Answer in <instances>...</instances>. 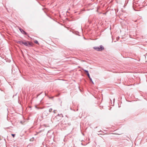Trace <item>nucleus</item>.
I'll use <instances>...</instances> for the list:
<instances>
[{
    "label": "nucleus",
    "mask_w": 147,
    "mask_h": 147,
    "mask_svg": "<svg viewBox=\"0 0 147 147\" xmlns=\"http://www.w3.org/2000/svg\"><path fill=\"white\" fill-rule=\"evenodd\" d=\"M18 43L20 45L23 44L27 46H32L33 43L30 42L26 41H20L18 42Z\"/></svg>",
    "instance_id": "nucleus-1"
},
{
    "label": "nucleus",
    "mask_w": 147,
    "mask_h": 147,
    "mask_svg": "<svg viewBox=\"0 0 147 147\" xmlns=\"http://www.w3.org/2000/svg\"><path fill=\"white\" fill-rule=\"evenodd\" d=\"M93 49L97 51H101L104 49V47L100 45V47H94Z\"/></svg>",
    "instance_id": "nucleus-2"
},
{
    "label": "nucleus",
    "mask_w": 147,
    "mask_h": 147,
    "mask_svg": "<svg viewBox=\"0 0 147 147\" xmlns=\"http://www.w3.org/2000/svg\"><path fill=\"white\" fill-rule=\"evenodd\" d=\"M20 30V31L23 34L27 35V33L24 31V30H23L22 29L20 28L19 29Z\"/></svg>",
    "instance_id": "nucleus-3"
},
{
    "label": "nucleus",
    "mask_w": 147,
    "mask_h": 147,
    "mask_svg": "<svg viewBox=\"0 0 147 147\" xmlns=\"http://www.w3.org/2000/svg\"><path fill=\"white\" fill-rule=\"evenodd\" d=\"M87 76H88V77L90 78V80H91V81H92V79H90V75H89V73H88V74H87ZM92 83L93 84V82H92Z\"/></svg>",
    "instance_id": "nucleus-4"
},
{
    "label": "nucleus",
    "mask_w": 147,
    "mask_h": 147,
    "mask_svg": "<svg viewBox=\"0 0 147 147\" xmlns=\"http://www.w3.org/2000/svg\"><path fill=\"white\" fill-rule=\"evenodd\" d=\"M34 42L36 43V44H38V42L36 40L34 41Z\"/></svg>",
    "instance_id": "nucleus-5"
},
{
    "label": "nucleus",
    "mask_w": 147,
    "mask_h": 147,
    "mask_svg": "<svg viewBox=\"0 0 147 147\" xmlns=\"http://www.w3.org/2000/svg\"><path fill=\"white\" fill-rule=\"evenodd\" d=\"M84 71L87 74L89 73L88 72V71L86 70H84Z\"/></svg>",
    "instance_id": "nucleus-6"
},
{
    "label": "nucleus",
    "mask_w": 147,
    "mask_h": 147,
    "mask_svg": "<svg viewBox=\"0 0 147 147\" xmlns=\"http://www.w3.org/2000/svg\"><path fill=\"white\" fill-rule=\"evenodd\" d=\"M52 109H50L49 110V112H51L52 111Z\"/></svg>",
    "instance_id": "nucleus-7"
},
{
    "label": "nucleus",
    "mask_w": 147,
    "mask_h": 147,
    "mask_svg": "<svg viewBox=\"0 0 147 147\" xmlns=\"http://www.w3.org/2000/svg\"><path fill=\"white\" fill-rule=\"evenodd\" d=\"M11 135L12 136L13 138H14L15 137V135L14 134H12Z\"/></svg>",
    "instance_id": "nucleus-8"
}]
</instances>
